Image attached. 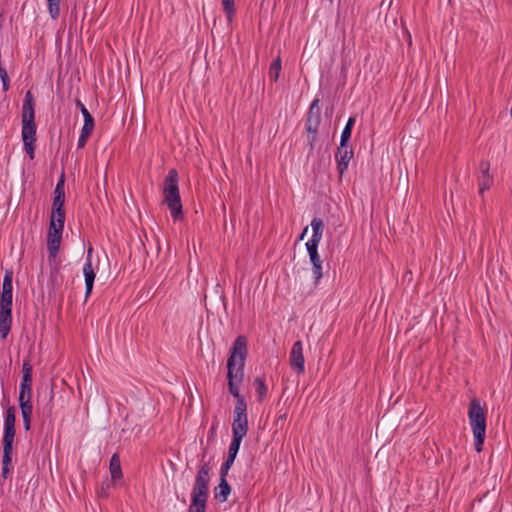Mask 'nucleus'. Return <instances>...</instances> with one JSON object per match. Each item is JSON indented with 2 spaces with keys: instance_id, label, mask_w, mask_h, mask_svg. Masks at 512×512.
I'll list each match as a JSON object with an SVG mask.
<instances>
[{
  "instance_id": "2f4dec72",
  "label": "nucleus",
  "mask_w": 512,
  "mask_h": 512,
  "mask_svg": "<svg viewBox=\"0 0 512 512\" xmlns=\"http://www.w3.org/2000/svg\"><path fill=\"white\" fill-rule=\"evenodd\" d=\"M236 458H233L231 456H227L226 460L222 463L220 468V477H225L228 475V472L233 465Z\"/></svg>"
},
{
  "instance_id": "473e14b6",
  "label": "nucleus",
  "mask_w": 512,
  "mask_h": 512,
  "mask_svg": "<svg viewBox=\"0 0 512 512\" xmlns=\"http://www.w3.org/2000/svg\"><path fill=\"white\" fill-rule=\"evenodd\" d=\"M1 293H13L12 274L6 273L3 279L2 292Z\"/></svg>"
},
{
  "instance_id": "dca6fc26",
  "label": "nucleus",
  "mask_w": 512,
  "mask_h": 512,
  "mask_svg": "<svg viewBox=\"0 0 512 512\" xmlns=\"http://www.w3.org/2000/svg\"><path fill=\"white\" fill-rule=\"evenodd\" d=\"M490 164L486 161L480 163L481 175L479 176V193L483 194L493 184V178L489 174Z\"/></svg>"
},
{
  "instance_id": "e433bc0d",
  "label": "nucleus",
  "mask_w": 512,
  "mask_h": 512,
  "mask_svg": "<svg viewBox=\"0 0 512 512\" xmlns=\"http://www.w3.org/2000/svg\"><path fill=\"white\" fill-rule=\"evenodd\" d=\"M222 5L228 16L234 13V0H222Z\"/></svg>"
},
{
  "instance_id": "1a4fd4ad",
  "label": "nucleus",
  "mask_w": 512,
  "mask_h": 512,
  "mask_svg": "<svg viewBox=\"0 0 512 512\" xmlns=\"http://www.w3.org/2000/svg\"><path fill=\"white\" fill-rule=\"evenodd\" d=\"M248 432L247 403H235L233 410L232 434L246 436Z\"/></svg>"
},
{
  "instance_id": "a211bd4d",
  "label": "nucleus",
  "mask_w": 512,
  "mask_h": 512,
  "mask_svg": "<svg viewBox=\"0 0 512 512\" xmlns=\"http://www.w3.org/2000/svg\"><path fill=\"white\" fill-rule=\"evenodd\" d=\"M14 446L3 445L2 477L6 479L12 469V455Z\"/></svg>"
},
{
  "instance_id": "4be33fe9",
  "label": "nucleus",
  "mask_w": 512,
  "mask_h": 512,
  "mask_svg": "<svg viewBox=\"0 0 512 512\" xmlns=\"http://www.w3.org/2000/svg\"><path fill=\"white\" fill-rule=\"evenodd\" d=\"M32 374L33 366L30 363V360L26 359L22 364V379L20 384H24L25 386H32Z\"/></svg>"
},
{
  "instance_id": "f8f14e48",
  "label": "nucleus",
  "mask_w": 512,
  "mask_h": 512,
  "mask_svg": "<svg viewBox=\"0 0 512 512\" xmlns=\"http://www.w3.org/2000/svg\"><path fill=\"white\" fill-rule=\"evenodd\" d=\"M353 156L354 152L352 147H350L348 144H339L335 153V160L340 178H342L343 174L347 171L349 162Z\"/></svg>"
},
{
  "instance_id": "39448f33",
  "label": "nucleus",
  "mask_w": 512,
  "mask_h": 512,
  "mask_svg": "<svg viewBox=\"0 0 512 512\" xmlns=\"http://www.w3.org/2000/svg\"><path fill=\"white\" fill-rule=\"evenodd\" d=\"M468 418L475 439V450L481 452L486 438V415L476 398L470 401Z\"/></svg>"
},
{
  "instance_id": "4468645a",
  "label": "nucleus",
  "mask_w": 512,
  "mask_h": 512,
  "mask_svg": "<svg viewBox=\"0 0 512 512\" xmlns=\"http://www.w3.org/2000/svg\"><path fill=\"white\" fill-rule=\"evenodd\" d=\"M83 274L85 278V299H87L93 290L96 277L92 267V248H89L87 251L86 262L83 266Z\"/></svg>"
},
{
  "instance_id": "bb28decb",
  "label": "nucleus",
  "mask_w": 512,
  "mask_h": 512,
  "mask_svg": "<svg viewBox=\"0 0 512 512\" xmlns=\"http://www.w3.org/2000/svg\"><path fill=\"white\" fill-rule=\"evenodd\" d=\"M355 124V118L350 117L341 133L340 143L342 145L348 144L349 139L351 138L352 128Z\"/></svg>"
},
{
  "instance_id": "f257e3e1",
  "label": "nucleus",
  "mask_w": 512,
  "mask_h": 512,
  "mask_svg": "<svg viewBox=\"0 0 512 512\" xmlns=\"http://www.w3.org/2000/svg\"><path fill=\"white\" fill-rule=\"evenodd\" d=\"M247 339L245 336H238L230 350L227 360V378L229 392L236 398V403H246L245 398L239 392V386L244 379V366L247 357Z\"/></svg>"
},
{
  "instance_id": "58836bf2",
  "label": "nucleus",
  "mask_w": 512,
  "mask_h": 512,
  "mask_svg": "<svg viewBox=\"0 0 512 512\" xmlns=\"http://www.w3.org/2000/svg\"><path fill=\"white\" fill-rule=\"evenodd\" d=\"M307 231H308V227H305L304 230L302 231L300 237H299L300 240H303V238L306 235Z\"/></svg>"
},
{
  "instance_id": "72a5a7b5",
  "label": "nucleus",
  "mask_w": 512,
  "mask_h": 512,
  "mask_svg": "<svg viewBox=\"0 0 512 512\" xmlns=\"http://www.w3.org/2000/svg\"><path fill=\"white\" fill-rule=\"evenodd\" d=\"M319 241H316V240H312V239H309L306 243V249H307V252H308V255L309 256H312V255H316V254H319L318 253V246H319Z\"/></svg>"
},
{
  "instance_id": "412c9836",
  "label": "nucleus",
  "mask_w": 512,
  "mask_h": 512,
  "mask_svg": "<svg viewBox=\"0 0 512 512\" xmlns=\"http://www.w3.org/2000/svg\"><path fill=\"white\" fill-rule=\"evenodd\" d=\"M19 408L21 410L24 429L25 431H29L31 429L33 406L32 404H19Z\"/></svg>"
},
{
  "instance_id": "2eb2a0df",
  "label": "nucleus",
  "mask_w": 512,
  "mask_h": 512,
  "mask_svg": "<svg viewBox=\"0 0 512 512\" xmlns=\"http://www.w3.org/2000/svg\"><path fill=\"white\" fill-rule=\"evenodd\" d=\"M49 263L51 266L49 276L50 283L54 291H59L64 284V276L60 272V264L56 263V259H52Z\"/></svg>"
},
{
  "instance_id": "6e6552de",
  "label": "nucleus",
  "mask_w": 512,
  "mask_h": 512,
  "mask_svg": "<svg viewBox=\"0 0 512 512\" xmlns=\"http://www.w3.org/2000/svg\"><path fill=\"white\" fill-rule=\"evenodd\" d=\"M320 123L321 112L319 108V99H314L309 107L307 119L305 121V129L308 133L307 137L310 150H313L314 148V142L316 141V136Z\"/></svg>"
},
{
  "instance_id": "423d86ee",
  "label": "nucleus",
  "mask_w": 512,
  "mask_h": 512,
  "mask_svg": "<svg viewBox=\"0 0 512 512\" xmlns=\"http://www.w3.org/2000/svg\"><path fill=\"white\" fill-rule=\"evenodd\" d=\"M210 471L211 468L209 466V463H203L199 467L192 488L191 499L207 501L209 493L208 487L210 482Z\"/></svg>"
},
{
  "instance_id": "6ab92c4d",
  "label": "nucleus",
  "mask_w": 512,
  "mask_h": 512,
  "mask_svg": "<svg viewBox=\"0 0 512 512\" xmlns=\"http://www.w3.org/2000/svg\"><path fill=\"white\" fill-rule=\"evenodd\" d=\"M231 487L225 477H220V483L214 488L215 499L223 503L227 501Z\"/></svg>"
},
{
  "instance_id": "ddd939ff",
  "label": "nucleus",
  "mask_w": 512,
  "mask_h": 512,
  "mask_svg": "<svg viewBox=\"0 0 512 512\" xmlns=\"http://www.w3.org/2000/svg\"><path fill=\"white\" fill-rule=\"evenodd\" d=\"M289 363L292 370L301 375L305 372V359L303 355V345L300 340L296 341L290 351Z\"/></svg>"
},
{
  "instance_id": "0eeeda50",
  "label": "nucleus",
  "mask_w": 512,
  "mask_h": 512,
  "mask_svg": "<svg viewBox=\"0 0 512 512\" xmlns=\"http://www.w3.org/2000/svg\"><path fill=\"white\" fill-rule=\"evenodd\" d=\"M12 300L13 293H1L0 295V335L5 340L12 326Z\"/></svg>"
},
{
  "instance_id": "9d476101",
  "label": "nucleus",
  "mask_w": 512,
  "mask_h": 512,
  "mask_svg": "<svg viewBox=\"0 0 512 512\" xmlns=\"http://www.w3.org/2000/svg\"><path fill=\"white\" fill-rule=\"evenodd\" d=\"M16 408L9 406L4 416L3 424V439L2 444L7 446H14V438L16 435Z\"/></svg>"
},
{
  "instance_id": "7ed1b4c3",
  "label": "nucleus",
  "mask_w": 512,
  "mask_h": 512,
  "mask_svg": "<svg viewBox=\"0 0 512 512\" xmlns=\"http://www.w3.org/2000/svg\"><path fill=\"white\" fill-rule=\"evenodd\" d=\"M178 173L175 169H171L165 177L163 184L164 202L168 206L171 217L174 221H178L183 217V209L178 185Z\"/></svg>"
},
{
  "instance_id": "c85d7f7f",
  "label": "nucleus",
  "mask_w": 512,
  "mask_h": 512,
  "mask_svg": "<svg viewBox=\"0 0 512 512\" xmlns=\"http://www.w3.org/2000/svg\"><path fill=\"white\" fill-rule=\"evenodd\" d=\"M253 385L255 387L259 400H263L268 391L265 380L263 378L256 377L253 381Z\"/></svg>"
},
{
  "instance_id": "c9c22d12",
  "label": "nucleus",
  "mask_w": 512,
  "mask_h": 512,
  "mask_svg": "<svg viewBox=\"0 0 512 512\" xmlns=\"http://www.w3.org/2000/svg\"><path fill=\"white\" fill-rule=\"evenodd\" d=\"M322 269H323L322 263H319L318 266L312 265V274H313V278H314V283L316 285L319 283V281L321 280V278L323 276Z\"/></svg>"
},
{
  "instance_id": "cd10ccee",
  "label": "nucleus",
  "mask_w": 512,
  "mask_h": 512,
  "mask_svg": "<svg viewBox=\"0 0 512 512\" xmlns=\"http://www.w3.org/2000/svg\"><path fill=\"white\" fill-rule=\"evenodd\" d=\"M62 0H47V8L50 17L56 20L60 16V4Z\"/></svg>"
},
{
  "instance_id": "b1692460",
  "label": "nucleus",
  "mask_w": 512,
  "mask_h": 512,
  "mask_svg": "<svg viewBox=\"0 0 512 512\" xmlns=\"http://www.w3.org/2000/svg\"><path fill=\"white\" fill-rule=\"evenodd\" d=\"M282 65H281V57L278 55L270 64L268 77L271 81L277 82L281 73Z\"/></svg>"
},
{
  "instance_id": "4c0bfd02",
  "label": "nucleus",
  "mask_w": 512,
  "mask_h": 512,
  "mask_svg": "<svg viewBox=\"0 0 512 512\" xmlns=\"http://www.w3.org/2000/svg\"><path fill=\"white\" fill-rule=\"evenodd\" d=\"M310 262L312 265L318 266L319 263H322L321 257L319 254L309 256Z\"/></svg>"
},
{
  "instance_id": "f3484780",
  "label": "nucleus",
  "mask_w": 512,
  "mask_h": 512,
  "mask_svg": "<svg viewBox=\"0 0 512 512\" xmlns=\"http://www.w3.org/2000/svg\"><path fill=\"white\" fill-rule=\"evenodd\" d=\"M64 184H65V177H64V174H62L56 184L55 189H54L52 208L64 209V204H65Z\"/></svg>"
},
{
  "instance_id": "f704fd0d",
  "label": "nucleus",
  "mask_w": 512,
  "mask_h": 512,
  "mask_svg": "<svg viewBox=\"0 0 512 512\" xmlns=\"http://www.w3.org/2000/svg\"><path fill=\"white\" fill-rule=\"evenodd\" d=\"M113 483L114 482H112V480L111 481H109V480L103 481L102 484H101V487H100V489L98 491V495L100 497H104V498L108 497L109 490H110V488H111Z\"/></svg>"
},
{
  "instance_id": "9b49d317",
  "label": "nucleus",
  "mask_w": 512,
  "mask_h": 512,
  "mask_svg": "<svg viewBox=\"0 0 512 512\" xmlns=\"http://www.w3.org/2000/svg\"><path fill=\"white\" fill-rule=\"evenodd\" d=\"M76 104L80 108V111L84 118L83 127L81 129L80 136H79L78 142H77V148L83 149L87 143V140H88L90 134L92 133V131L94 129L95 124H94L93 116L90 114V112L85 107V105L79 100L77 101Z\"/></svg>"
},
{
  "instance_id": "393cba45",
  "label": "nucleus",
  "mask_w": 512,
  "mask_h": 512,
  "mask_svg": "<svg viewBox=\"0 0 512 512\" xmlns=\"http://www.w3.org/2000/svg\"><path fill=\"white\" fill-rule=\"evenodd\" d=\"M18 403L32 404V386H25L24 384H20Z\"/></svg>"
},
{
  "instance_id": "5701e85b",
  "label": "nucleus",
  "mask_w": 512,
  "mask_h": 512,
  "mask_svg": "<svg viewBox=\"0 0 512 512\" xmlns=\"http://www.w3.org/2000/svg\"><path fill=\"white\" fill-rule=\"evenodd\" d=\"M311 227H312V237L310 239L321 241L323 230H324V223L321 218L314 217L311 221Z\"/></svg>"
},
{
  "instance_id": "f03ea898",
  "label": "nucleus",
  "mask_w": 512,
  "mask_h": 512,
  "mask_svg": "<svg viewBox=\"0 0 512 512\" xmlns=\"http://www.w3.org/2000/svg\"><path fill=\"white\" fill-rule=\"evenodd\" d=\"M21 136L24 150L32 160L35 156L36 123H35V102L30 90L26 91L21 109Z\"/></svg>"
},
{
  "instance_id": "ea45409f",
  "label": "nucleus",
  "mask_w": 512,
  "mask_h": 512,
  "mask_svg": "<svg viewBox=\"0 0 512 512\" xmlns=\"http://www.w3.org/2000/svg\"><path fill=\"white\" fill-rule=\"evenodd\" d=\"M3 22H4L3 15H2V14H0V30L2 29Z\"/></svg>"
},
{
  "instance_id": "a878e982",
  "label": "nucleus",
  "mask_w": 512,
  "mask_h": 512,
  "mask_svg": "<svg viewBox=\"0 0 512 512\" xmlns=\"http://www.w3.org/2000/svg\"><path fill=\"white\" fill-rule=\"evenodd\" d=\"M244 437V435L232 434V441L229 446L228 456L236 458Z\"/></svg>"
},
{
  "instance_id": "aec40b11",
  "label": "nucleus",
  "mask_w": 512,
  "mask_h": 512,
  "mask_svg": "<svg viewBox=\"0 0 512 512\" xmlns=\"http://www.w3.org/2000/svg\"><path fill=\"white\" fill-rule=\"evenodd\" d=\"M109 471L111 474V480L112 482H116L117 480L121 479L123 477L122 469H121V463L120 458L117 453L113 454L110 463H109Z\"/></svg>"
},
{
  "instance_id": "20e7f679",
  "label": "nucleus",
  "mask_w": 512,
  "mask_h": 512,
  "mask_svg": "<svg viewBox=\"0 0 512 512\" xmlns=\"http://www.w3.org/2000/svg\"><path fill=\"white\" fill-rule=\"evenodd\" d=\"M66 213L64 209L52 208L47 236L48 261L57 258L64 230Z\"/></svg>"
},
{
  "instance_id": "7c9ffc66",
  "label": "nucleus",
  "mask_w": 512,
  "mask_h": 512,
  "mask_svg": "<svg viewBox=\"0 0 512 512\" xmlns=\"http://www.w3.org/2000/svg\"><path fill=\"white\" fill-rule=\"evenodd\" d=\"M0 79L2 82L3 92H7L10 89V77L2 65L0 66Z\"/></svg>"
},
{
  "instance_id": "c756f323",
  "label": "nucleus",
  "mask_w": 512,
  "mask_h": 512,
  "mask_svg": "<svg viewBox=\"0 0 512 512\" xmlns=\"http://www.w3.org/2000/svg\"><path fill=\"white\" fill-rule=\"evenodd\" d=\"M206 503L205 500H193L191 499V504L189 506L188 512H206Z\"/></svg>"
}]
</instances>
